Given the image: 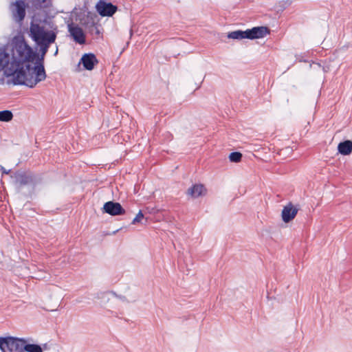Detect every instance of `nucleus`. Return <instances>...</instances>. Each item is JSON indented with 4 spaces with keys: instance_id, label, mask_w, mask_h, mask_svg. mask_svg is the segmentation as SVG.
<instances>
[{
    "instance_id": "19",
    "label": "nucleus",
    "mask_w": 352,
    "mask_h": 352,
    "mask_svg": "<svg viewBox=\"0 0 352 352\" xmlns=\"http://www.w3.org/2000/svg\"><path fill=\"white\" fill-rule=\"evenodd\" d=\"M0 170L3 172V174H9L10 170H6L2 166L0 165Z\"/></svg>"
},
{
    "instance_id": "12",
    "label": "nucleus",
    "mask_w": 352,
    "mask_h": 352,
    "mask_svg": "<svg viewBox=\"0 0 352 352\" xmlns=\"http://www.w3.org/2000/svg\"><path fill=\"white\" fill-rule=\"evenodd\" d=\"M338 152L344 155H348L352 152V141L346 140L340 142L338 146Z\"/></svg>"
},
{
    "instance_id": "2",
    "label": "nucleus",
    "mask_w": 352,
    "mask_h": 352,
    "mask_svg": "<svg viewBox=\"0 0 352 352\" xmlns=\"http://www.w3.org/2000/svg\"><path fill=\"white\" fill-rule=\"evenodd\" d=\"M269 34V30L266 27H255L252 29H248L245 31L236 30L228 34V38L236 40H242L243 38L256 39L261 38Z\"/></svg>"
},
{
    "instance_id": "4",
    "label": "nucleus",
    "mask_w": 352,
    "mask_h": 352,
    "mask_svg": "<svg viewBox=\"0 0 352 352\" xmlns=\"http://www.w3.org/2000/svg\"><path fill=\"white\" fill-rule=\"evenodd\" d=\"M23 338L12 336L0 337L1 352H22Z\"/></svg>"
},
{
    "instance_id": "16",
    "label": "nucleus",
    "mask_w": 352,
    "mask_h": 352,
    "mask_svg": "<svg viewBox=\"0 0 352 352\" xmlns=\"http://www.w3.org/2000/svg\"><path fill=\"white\" fill-rule=\"evenodd\" d=\"M242 157V154L239 152H233L231 153L229 159L232 162H239L241 161Z\"/></svg>"
},
{
    "instance_id": "8",
    "label": "nucleus",
    "mask_w": 352,
    "mask_h": 352,
    "mask_svg": "<svg viewBox=\"0 0 352 352\" xmlns=\"http://www.w3.org/2000/svg\"><path fill=\"white\" fill-rule=\"evenodd\" d=\"M68 30L76 43L79 44L85 43V35L81 28L72 23L68 25Z\"/></svg>"
},
{
    "instance_id": "17",
    "label": "nucleus",
    "mask_w": 352,
    "mask_h": 352,
    "mask_svg": "<svg viewBox=\"0 0 352 352\" xmlns=\"http://www.w3.org/2000/svg\"><path fill=\"white\" fill-rule=\"evenodd\" d=\"M144 219V214L142 212V211H139V212L137 214L136 217L133 219L132 224H136L138 223H141L142 219Z\"/></svg>"
},
{
    "instance_id": "5",
    "label": "nucleus",
    "mask_w": 352,
    "mask_h": 352,
    "mask_svg": "<svg viewBox=\"0 0 352 352\" xmlns=\"http://www.w3.org/2000/svg\"><path fill=\"white\" fill-rule=\"evenodd\" d=\"M12 17L17 23H21L25 16L26 6L23 1L19 0L10 6Z\"/></svg>"
},
{
    "instance_id": "3",
    "label": "nucleus",
    "mask_w": 352,
    "mask_h": 352,
    "mask_svg": "<svg viewBox=\"0 0 352 352\" xmlns=\"http://www.w3.org/2000/svg\"><path fill=\"white\" fill-rule=\"evenodd\" d=\"M30 33L33 39L38 43L51 44L56 40V34L51 30H46L38 24H31Z\"/></svg>"
},
{
    "instance_id": "13",
    "label": "nucleus",
    "mask_w": 352,
    "mask_h": 352,
    "mask_svg": "<svg viewBox=\"0 0 352 352\" xmlns=\"http://www.w3.org/2000/svg\"><path fill=\"white\" fill-rule=\"evenodd\" d=\"M23 343L22 352H43V349L41 346L34 344H28L27 340L24 338Z\"/></svg>"
},
{
    "instance_id": "11",
    "label": "nucleus",
    "mask_w": 352,
    "mask_h": 352,
    "mask_svg": "<svg viewBox=\"0 0 352 352\" xmlns=\"http://www.w3.org/2000/svg\"><path fill=\"white\" fill-rule=\"evenodd\" d=\"M205 193L206 189L202 184H195L188 190V195L193 198L204 195Z\"/></svg>"
},
{
    "instance_id": "7",
    "label": "nucleus",
    "mask_w": 352,
    "mask_h": 352,
    "mask_svg": "<svg viewBox=\"0 0 352 352\" xmlns=\"http://www.w3.org/2000/svg\"><path fill=\"white\" fill-rule=\"evenodd\" d=\"M103 212L112 216H117L125 214V210L120 203L113 201L106 202L102 208Z\"/></svg>"
},
{
    "instance_id": "6",
    "label": "nucleus",
    "mask_w": 352,
    "mask_h": 352,
    "mask_svg": "<svg viewBox=\"0 0 352 352\" xmlns=\"http://www.w3.org/2000/svg\"><path fill=\"white\" fill-rule=\"evenodd\" d=\"M97 12L102 16H111L116 11L117 7L111 3L100 1L96 6Z\"/></svg>"
},
{
    "instance_id": "9",
    "label": "nucleus",
    "mask_w": 352,
    "mask_h": 352,
    "mask_svg": "<svg viewBox=\"0 0 352 352\" xmlns=\"http://www.w3.org/2000/svg\"><path fill=\"white\" fill-rule=\"evenodd\" d=\"M298 209L292 203L286 205L282 210V219L285 223H288L295 218Z\"/></svg>"
},
{
    "instance_id": "18",
    "label": "nucleus",
    "mask_w": 352,
    "mask_h": 352,
    "mask_svg": "<svg viewBox=\"0 0 352 352\" xmlns=\"http://www.w3.org/2000/svg\"><path fill=\"white\" fill-rule=\"evenodd\" d=\"M38 45H41L42 54H43V56H44L47 53V52L48 50L49 45L50 44L45 43H38Z\"/></svg>"
},
{
    "instance_id": "1",
    "label": "nucleus",
    "mask_w": 352,
    "mask_h": 352,
    "mask_svg": "<svg viewBox=\"0 0 352 352\" xmlns=\"http://www.w3.org/2000/svg\"><path fill=\"white\" fill-rule=\"evenodd\" d=\"M12 76L15 85L31 88L46 78L41 60L25 41L22 34L14 36L6 49H0V72Z\"/></svg>"
},
{
    "instance_id": "14",
    "label": "nucleus",
    "mask_w": 352,
    "mask_h": 352,
    "mask_svg": "<svg viewBox=\"0 0 352 352\" xmlns=\"http://www.w3.org/2000/svg\"><path fill=\"white\" fill-rule=\"evenodd\" d=\"M16 183L19 186L26 185L32 182V179L30 175L19 173L16 174Z\"/></svg>"
},
{
    "instance_id": "20",
    "label": "nucleus",
    "mask_w": 352,
    "mask_h": 352,
    "mask_svg": "<svg viewBox=\"0 0 352 352\" xmlns=\"http://www.w3.org/2000/svg\"><path fill=\"white\" fill-rule=\"evenodd\" d=\"M58 53V47H56V52H55V54H57Z\"/></svg>"
},
{
    "instance_id": "15",
    "label": "nucleus",
    "mask_w": 352,
    "mask_h": 352,
    "mask_svg": "<svg viewBox=\"0 0 352 352\" xmlns=\"http://www.w3.org/2000/svg\"><path fill=\"white\" fill-rule=\"evenodd\" d=\"M13 118V114L10 111L5 110L0 111V121L9 122Z\"/></svg>"
},
{
    "instance_id": "10",
    "label": "nucleus",
    "mask_w": 352,
    "mask_h": 352,
    "mask_svg": "<svg viewBox=\"0 0 352 352\" xmlns=\"http://www.w3.org/2000/svg\"><path fill=\"white\" fill-rule=\"evenodd\" d=\"M80 63L87 70H92L95 65L98 63V60L93 54H85L80 58Z\"/></svg>"
}]
</instances>
